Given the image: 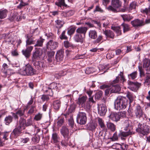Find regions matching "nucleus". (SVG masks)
<instances>
[{
	"mask_svg": "<svg viewBox=\"0 0 150 150\" xmlns=\"http://www.w3.org/2000/svg\"><path fill=\"white\" fill-rule=\"evenodd\" d=\"M87 121L86 114L83 112H79L77 117V122L81 125L86 124Z\"/></svg>",
	"mask_w": 150,
	"mask_h": 150,
	"instance_id": "obj_6",
	"label": "nucleus"
},
{
	"mask_svg": "<svg viewBox=\"0 0 150 150\" xmlns=\"http://www.w3.org/2000/svg\"><path fill=\"white\" fill-rule=\"evenodd\" d=\"M88 35L90 38L95 39L97 37V32L95 30H90L89 32Z\"/></svg>",
	"mask_w": 150,
	"mask_h": 150,
	"instance_id": "obj_24",
	"label": "nucleus"
},
{
	"mask_svg": "<svg viewBox=\"0 0 150 150\" xmlns=\"http://www.w3.org/2000/svg\"><path fill=\"white\" fill-rule=\"evenodd\" d=\"M129 88L133 91H135L138 90L141 86V84L138 82H134L130 81H128Z\"/></svg>",
	"mask_w": 150,
	"mask_h": 150,
	"instance_id": "obj_10",
	"label": "nucleus"
},
{
	"mask_svg": "<svg viewBox=\"0 0 150 150\" xmlns=\"http://www.w3.org/2000/svg\"><path fill=\"white\" fill-rule=\"evenodd\" d=\"M122 26L123 27V32L125 33V32L128 31L129 29V25L127 24H123L122 25Z\"/></svg>",
	"mask_w": 150,
	"mask_h": 150,
	"instance_id": "obj_49",
	"label": "nucleus"
},
{
	"mask_svg": "<svg viewBox=\"0 0 150 150\" xmlns=\"http://www.w3.org/2000/svg\"><path fill=\"white\" fill-rule=\"evenodd\" d=\"M150 82V73L147 74L146 77V79L145 80V82L149 83Z\"/></svg>",
	"mask_w": 150,
	"mask_h": 150,
	"instance_id": "obj_63",
	"label": "nucleus"
},
{
	"mask_svg": "<svg viewBox=\"0 0 150 150\" xmlns=\"http://www.w3.org/2000/svg\"><path fill=\"white\" fill-rule=\"evenodd\" d=\"M137 75V72L136 71H134L129 74H128V76L129 79H131L133 80L136 78Z\"/></svg>",
	"mask_w": 150,
	"mask_h": 150,
	"instance_id": "obj_36",
	"label": "nucleus"
},
{
	"mask_svg": "<svg viewBox=\"0 0 150 150\" xmlns=\"http://www.w3.org/2000/svg\"><path fill=\"white\" fill-rule=\"evenodd\" d=\"M132 25L134 27L141 26L144 24L143 21L138 19H136L131 22Z\"/></svg>",
	"mask_w": 150,
	"mask_h": 150,
	"instance_id": "obj_16",
	"label": "nucleus"
},
{
	"mask_svg": "<svg viewBox=\"0 0 150 150\" xmlns=\"http://www.w3.org/2000/svg\"><path fill=\"white\" fill-rule=\"evenodd\" d=\"M127 105V100L123 97H117L114 102L115 108L117 110L124 109Z\"/></svg>",
	"mask_w": 150,
	"mask_h": 150,
	"instance_id": "obj_2",
	"label": "nucleus"
},
{
	"mask_svg": "<svg viewBox=\"0 0 150 150\" xmlns=\"http://www.w3.org/2000/svg\"><path fill=\"white\" fill-rule=\"evenodd\" d=\"M75 105H70V108L68 110L70 113H71L73 112L75 109Z\"/></svg>",
	"mask_w": 150,
	"mask_h": 150,
	"instance_id": "obj_62",
	"label": "nucleus"
},
{
	"mask_svg": "<svg viewBox=\"0 0 150 150\" xmlns=\"http://www.w3.org/2000/svg\"><path fill=\"white\" fill-rule=\"evenodd\" d=\"M64 46L66 48L70 47L72 48H74V45L71 42H69L67 41H64Z\"/></svg>",
	"mask_w": 150,
	"mask_h": 150,
	"instance_id": "obj_34",
	"label": "nucleus"
},
{
	"mask_svg": "<svg viewBox=\"0 0 150 150\" xmlns=\"http://www.w3.org/2000/svg\"><path fill=\"white\" fill-rule=\"evenodd\" d=\"M87 58V56H86L85 54H83L79 55L76 56L75 58V59H83L85 58Z\"/></svg>",
	"mask_w": 150,
	"mask_h": 150,
	"instance_id": "obj_54",
	"label": "nucleus"
},
{
	"mask_svg": "<svg viewBox=\"0 0 150 150\" xmlns=\"http://www.w3.org/2000/svg\"><path fill=\"white\" fill-rule=\"evenodd\" d=\"M122 128H124L125 130L131 131L132 129V123L131 121L128 120H125L122 124Z\"/></svg>",
	"mask_w": 150,
	"mask_h": 150,
	"instance_id": "obj_11",
	"label": "nucleus"
},
{
	"mask_svg": "<svg viewBox=\"0 0 150 150\" xmlns=\"http://www.w3.org/2000/svg\"><path fill=\"white\" fill-rule=\"evenodd\" d=\"M58 2L55 3V4L58 6L61 7L62 6H66L67 5L65 4L64 0H58Z\"/></svg>",
	"mask_w": 150,
	"mask_h": 150,
	"instance_id": "obj_39",
	"label": "nucleus"
},
{
	"mask_svg": "<svg viewBox=\"0 0 150 150\" xmlns=\"http://www.w3.org/2000/svg\"><path fill=\"white\" fill-rule=\"evenodd\" d=\"M96 11L100 12L101 13L103 12L104 11L100 6H97L96 7L94 11V12Z\"/></svg>",
	"mask_w": 150,
	"mask_h": 150,
	"instance_id": "obj_57",
	"label": "nucleus"
},
{
	"mask_svg": "<svg viewBox=\"0 0 150 150\" xmlns=\"http://www.w3.org/2000/svg\"><path fill=\"white\" fill-rule=\"evenodd\" d=\"M55 53L53 51L49 52L48 53V61L50 62H51L54 58V55Z\"/></svg>",
	"mask_w": 150,
	"mask_h": 150,
	"instance_id": "obj_37",
	"label": "nucleus"
},
{
	"mask_svg": "<svg viewBox=\"0 0 150 150\" xmlns=\"http://www.w3.org/2000/svg\"><path fill=\"white\" fill-rule=\"evenodd\" d=\"M42 117V114L38 113L35 116L34 120L36 121H38L40 120Z\"/></svg>",
	"mask_w": 150,
	"mask_h": 150,
	"instance_id": "obj_48",
	"label": "nucleus"
},
{
	"mask_svg": "<svg viewBox=\"0 0 150 150\" xmlns=\"http://www.w3.org/2000/svg\"><path fill=\"white\" fill-rule=\"evenodd\" d=\"M60 132L64 138V139L62 141L61 144L62 145L65 146L68 144L70 137L69 129L67 127H63L61 129Z\"/></svg>",
	"mask_w": 150,
	"mask_h": 150,
	"instance_id": "obj_4",
	"label": "nucleus"
},
{
	"mask_svg": "<svg viewBox=\"0 0 150 150\" xmlns=\"http://www.w3.org/2000/svg\"><path fill=\"white\" fill-rule=\"evenodd\" d=\"M35 71L29 64L26 65L23 69L21 70L19 73L23 75L32 76L35 74Z\"/></svg>",
	"mask_w": 150,
	"mask_h": 150,
	"instance_id": "obj_3",
	"label": "nucleus"
},
{
	"mask_svg": "<svg viewBox=\"0 0 150 150\" xmlns=\"http://www.w3.org/2000/svg\"><path fill=\"white\" fill-rule=\"evenodd\" d=\"M7 11L6 9L0 10V18L2 19L5 18L7 14Z\"/></svg>",
	"mask_w": 150,
	"mask_h": 150,
	"instance_id": "obj_33",
	"label": "nucleus"
},
{
	"mask_svg": "<svg viewBox=\"0 0 150 150\" xmlns=\"http://www.w3.org/2000/svg\"><path fill=\"white\" fill-rule=\"evenodd\" d=\"M103 36L101 35H98L97 38L94 41L95 43H99L103 39Z\"/></svg>",
	"mask_w": 150,
	"mask_h": 150,
	"instance_id": "obj_52",
	"label": "nucleus"
},
{
	"mask_svg": "<svg viewBox=\"0 0 150 150\" xmlns=\"http://www.w3.org/2000/svg\"><path fill=\"white\" fill-rule=\"evenodd\" d=\"M91 103L87 101L86 103H85L81 107L84 108L86 110H88L91 108Z\"/></svg>",
	"mask_w": 150,
	"mask_h": 150,
	"instance_id": "obj_29",
	"label": "nucleus"
},
{
	"mask_svg": "<svg viewBox=\"0 0 150 150\" xmlns=\"http://www.w3.org/2000/svg\"><path fill=\"white\" fill-rule=\"evenodd\" d=\"M87 98V97L84 96L79 98H78V103L81 107L85 103Z\"/></svg>",
	"mask_w": 150,
	"mask_h": 150,
	"instance_id": "obj_27",
	"label": "nucleus"
},
{
	"mask_svg": "<svg viewBox=\"0 0 150 150\" xmlns=\"http://www.w3.org/2000/svg\"><path fill=\"white\" fill-rule=\"evenodd\" d=\"M65 117L66 118L70 117L69 119H68L69 125L71 128V130L72 131V132H74L75 131V129H73L74 127V122L73 117L71 114H67L64 115Z\"/></svg>",
	"mask_w": 150,
	"mask_h": 150,
	"instance_id": "obj_12",
	"label": "nucleus"
},
{
	"mask_svg": "<svg viewBox=\"0 0 150 150\" xmlns=\"http://www.w3.org/2000/svg\"><path fill=\"white\" fill-rule=\"evenodd\" d=\"M75 30V28H72L68 30L67 33L69 35H71L74 33Z\"/></svg>",
	"mask_w": 150,
	"mask_h": 150,
	"instance_id": "obj_55",
	"label": "nucleus"
},
{
	"mask_svg": "<svg viewBox=\"0 0 150 150\" xmlns=\"http://www.w3.org/2000/svg\"><path fill=\"white\" fill-rule=\"evenodd\" d=\"M112 6L116 9L118 8L121 6V3L119 0H112Z\"/></svg>",
	"mask_w": 150,
	"mask_h": 150,
	"instance_id": "obj_23",
	"label": "nucleus"
},
{
	"mask_svg": "<svg viewBox=\"0 0 150 150\" xmlns=\"http://www.w3.org/2000/svg\"><path fill=\"white\" fill-rule=\"evenodd\" d=\"M126 96L129 100V103H131L133 100V95L131 93L128 92H127Z\"/></svg>",
	"mask_w": 150,
	"mask_h": 150,
	"instance_id": "obj_41",
	"label": "nucleus"
},
{
	"mask_svg": "<svg viewBox=\"0 0 150 150\" xmlns=\"http://www.w3.org/2000/svg\"><path fill=\"white\" fill-rule=\"evenodd\" d=\"M112 29L115 30V32L117 33V35H119L121 34V31L120 27H115Z\"/></svg>",
	"mask_w": 150,
	"mask_h": 150,
	"instance_id": "obj_45",
	"label": "nucleus"
},
{
	"mask_svg": "<svg viewBox=\"0 0 150 150\" xmlns=\"http://www.w3.org/2000/svg\"><path fill=\"white\" fill-rule=\"evenodd\" d=\"M43 64L42 62H35L34 63V65L35 68L38 70L40 69L41 68L43 67Z\"/></svg>",
	"mask_w": 150,
	"mask_h": 150,
	"instance_id": "obj_30",
	"label": "nucleus"
},
{
	"mask_svg": "<svg viewBox=\"0 0 150 150\" xmlns=\"http://www.w3.org/2000/svg\"><path fill=\"white\" fill-rule=\"evenodd\" d=\"M103 92L99 91L95 94V98L96 99H99L102 96Z\"/></svg>",
	"mask_w": 150,
	"mask_h": 150,
	"instance_id": "obj_47",
	"label": "nucleus"
},
{
	"mask_svg": "<svg viewBox=\"0 0 150 150\" xmlns=\"http://www.w3.org/2000/svg\"><path fill=\"white\" fill-rule=\"evenodd\" d=\"M103 33L107 37L113 39L114 38L115 35L113 32L110 30H103Z\"/></svg>",
	"mask_w": 150,
	"mask_h": 150,
	"instance_id": "obj_20",
	"label": "nucleus"
},
{
	"mask_svg": "<svg viewBox=\"0 0 150 150\" xmlns=\"http://www.w3.org/2000/svg\"><path fill=\"white\" fill-rule=\"evenodd\" d=\"M107 9L109 11H111L114 12H124L126 10L125 8H123L119 9V10L117 11L116 9L113 8L111 6H109L107 8Z\"/></svg>",
	"mask_w": 150,
	"mask_h": 150,
	"instance_id": "obj_26",
	"label": "nucleus"
},
{
	"mask_svg": "<svg viewBox=\"0 0 150 150\" xmlns=\"http://www.w3.org/2000/svg\"><path fill=\"white\" fill-rule=\"evenodd\" d=\"M58 43L53 40H50L47 43V49L51 50L56 49L58 47Z\"/></svg>",
	"mask_w": 150,
	"mask_h": 150,
	"instance_id": "obj_8",
	"label": "nucleus"
},
{
	"mask_svg": "<svg viewBox=\"0 0 150 150\" xmlns=\"http://www.w3.org/2000/svg\"><path fill=\"white\" fill-rule=\"evenodd\" d=\"M65 31H63L61 35L60 36V38L61 39H67V37L65 35Z\"/></svg>",
	"mask_w": 150,
	"mask_h": 150,
	"instance_id": "obj_56",
	"label": "nucleus"
},
{
	"mask_svg": "<svg viewBox=\"0 0 150 150\" xmlns=\"http://www.w3.org/2000/svg\"><path fill=\"white\" fill-rule=\"evenodd\" d=\"M110 93H116L119 92L121 88L118 85H113L110 86Z\"/></svg>",
	"mask_w": 150,
	"mask_h": 150,
	"instance_id": "obj_19",
	"label": "nucleus"
},
{
	"mask_svg": "<svg viewBox=\"0 0 150 150\" xmlns=\"http://www.w3.org/2000/svg\"><path fill=\"white\" fill-rule=\"evenodd\" d=\"M88 30L86 27H81L78 28L76 30V32L79 34H83L84 36H85V34Z\"/></svg>",
	"mask_w": 150,
	"mask_h": 150,
	"instance_id": "obj_22",
	"label": "nucleus"
},
{
	"mask_svg": "<svg viewBox=\"0 0 150 150\" xmlns=\"http://www.w3.org/2000/svg\"><path fill=\"white\" fill-rule=\"evenodd\" d=\"M33 122L32 120V118L31 117H30V118L27 120V122H26L25 126H28L33 125Z\"/></svg>",
	"mask_w": 150,
	"mask_h": 150,
	"instance_id": "obj_43",
	"label": "nucleus"
},
{
	"mask_svg": "<svg viewBox=\"0 0 150 150\" xmlns=\"http://www.w3.org/2000/svg\"><path fill=\"white\" fill-rule=\"evenodd\" d=\"M106 125L108 130L112 132L115 131V130L116 126L113 123L110 122H107Z\"/></svg>",
	"mask_w": 150,
	"mask_h": 150,
	"instance_id": "obj_25",
	"label": "nucleus"
},
{
	"mask_svg": "<svg viewBox=\"0 0 150 150\" xmlns=\"http://www.w3.org/2000/svg\"><path fill=\"white\" fill-rule=\"evenodd\" d=\"M45 40L43 39H38L36 42V43L34 45V47H42L43 43Z\"/></svg>",
	"mask_w": 150,
	"mask_h": 150,
	"instance_id": "obj_35",
	"label": "nucleus"
},
{
	"mask_svg": "<svg viewBox=\"0 0 150 150\" xmlns=\"http://www.w3.org/2000/svg\"><path fill=\"white\" fill-rule=\"evenodd\" d=\"M132 132L131 131H129L126 132H122L121 133L122 136L124 137H126L131 134Z\"/></svg>",
	"mask_w": 150,
	"mask_h": 150,
	"instance_id": "obj_53",
	"label": "nucleus"
},
{
	"mask_svg": "<svg viewBox=\"0 0 150 150\" xmlns=\"http://www.w3.org/2000/svg\"><path fill=\"white\" fill-rule=\"evenodd\" d=\"M18 15V13L16 11H14L12 14L11 19V21H13L16 18Z\"/></svg>",
	"mask_w": 150,
	"mask_h": 150,
	"instance_id": "obj_60",
	"label": "nucleus"
},
{
	"mask_svg": "<svg viewBox=\"0 0 150 150\" xmlns=\"http://www.w3.org/2000/svg\"><path fill=\"white\" fill-rule=\"evenodd\" d=\"M55 22L57 23V28H60L62 27L64 24L63 21L59 20H57L55 21Z\"/></svg>",
	"mask_w": 150,
	"mask_h": 150,
	"instance_id": "obj_44",
	"label": "nucleus"
},
{
	"mask_svg": "<svg viewBox=\"0 0 150 150\" xmlns=\"http://www.w3.org/2000/svg\"><path fill=\"white\" fill-rule=\"evenodd\" d=\"M121 147V145L117 143L114 144L112 146L113 148L120 150Z\"/></svg>",
	"mask_w": 150,
	"mask_h": 150,
	"instance_id": "obj_51",
	"label": "nucleus"
},
{
	"mask_svg": "<svg viewBox=\"0 0 150 150\" xmlns=\"http://www.w3.org/2000/svg\"><path fill=\"white\" fill-rule=\"evenodd\" d=\"M42 100L43 101H48L49 100V97L46 95H43L41 98Z\"/></svg>",
	"mask_w": 150,
	"mask_h": 150,
	"instance_id": "obj_58",
	"label": "nucleus"
},
{
	"mask_svg": "<svg viewBox=\"0 0 150 150\" xmlns=\"http://www.w3.org/2000/svg\"><path fill=\"white\" fill-rule=\"evenodd\" d=\"M25 37L26 38V49L23 50L22 52L25 57L28 58L30 56L31 52L33 48V46L28 45L34 44L35 41L28 34L26 35Z\"/></svg>",
	"mask_w": 150,
	"mask_h": 150,
	"instance_id": "obj_1",
	"label": "nucleus"
},
{
	"mask_svg": "<svg viewBox=\"0 0 150 150\" xmlns=\"http://www.w3.org/2000/svg\"><path fill=\"white\" fill-rule=\"evenodd\" d=\"M109 117L112 120L116 122L120 120L118 113L112 112L110 115Z\"/></svg>",
	"mask_w": 150,
	"mask_h": 150,
	"instance_id": "obj_18",
	"label": "nucleus"
},
{
	"mask_svg": "<svg viewBox=\"0 0 150 150\" xmlns=\"http://www.w3.org/2000/svg\"><path fill=\"white\" fill-rule=\"evenodd\" d=\"M107 111L106 108L104 105H100L98 107V113L101 116L104 115Z\"/></svg>",
	"mask_w": 150,
	"mask_h": 150,
	"instance_id": "obj_14",
	"label": "nucleus"
},
{
	"mask_svg": "<svg viewBox=\"0 0 150 150\" xmlns=\"http://www.w3.org/2000/svg\"><path fill=\"white\" fill-rule=\"evenodd\" d=\"M118 113L120 119L125 118L127 117L126 112L125 111L119 112Z\"/></svg>",
	"mask_w": 150,
	"mask_h": 150,
	"instance_id": "obj_40",
	"label": "nucleus"
},
{
	"mask_svg": "<svg viewBox=\"0 0 150 150\" xmlns=\"http://www.w3.org/2000/svg\"><path fill=\"white\" fill-rule=\"evenodd\" d=\"M136 3L135 2H132L130 5L129 9L132 10L136 8Z\"/></svg>",
	"mask_w": 150,
	"mask_h": 150,
	"instance_id": "obj_61",
	"label": "nucleus"
},
{
	"mask_svg": "<svg viewBox=\"0 0 150 150\" xmlns=\"http://www.w3.org/2000/svg\"><path fill=\"white\" fill-rule=\"evenodd\" d=\"M121 146L120 150H127L128 146L124 144H122V145H121Z\"/></svg>",
	"mask_w": 150,
	"mask_h": 150,
	"instance_id": "obj_64",
	"label": "nucleus"
},
{
	"mask_svg": "<svg viewBox=\"0 0 150 150\" xmlns=\"http://www.w3.org/2000/svg\"><path fill=\"white\" fill-rule=\"evenodd\" d=\"M52 139L53 140L54 142L57 143L59 142V138L58 137L57 134L56 133H54L52 134Z\"/></svg>",
	"mask_w": 150,
	"mask_h": 150,
	"instance_id": "obj_32",
	"label": "nucleus"
},
{
	"mask_svg": "<svg viewBox=\"0 0 150 150\" xmlns=\"http://www.w3.org/2000/svg\"><path fill=\"white\" fill-rule=\"evenodd\" d=\"M20 132L18 128H16L14 129L12 133V134H14L15 136H17L20 134Z\"/></svg>",
	"mask_w": 150,
	"mask_h": 150,
	"instance_id": "obj_50",
	"label": "nucleus"
},
{
	"mask_svg": "<svg viewBox=\"0 0 150 150\" xmlns=\"http://www.w3.org/2000/svg\"><path fill=\"white\" fill-rule=\"evenodd\" d=\"M85 37H83L81 34L77 33L74 36L73 39L76 42L82 43L84 41Z\"/></svg>",
	"mask_w": 150,
	"mask_h": 150,
	"instance_id": "obj_13",
	"label": "nucleus"
},
{
	"mask_svg": "<svg viewBox=\"0 0 150 150\" xmlns=\"http://www.w3.org/2000/svg\"><path fill=\"white\" fill-rule=\"evenodd\" d=\"M149 127L148 125L139 123L138 125V128L136 129V130L137 132L144 135L149 133Z\"/></svg>",
	"mask_w": 150,
	"mask_h": 150,
	"instance_id": "obj_5",
	"label": "nucleus"
},
{
	"mask_svg": "<svg viewBox=\"0 0 150 150\" xmlns=\"http://www.w3.org/2000/svg\"><path fill=\"white\" fill-rule=\"evenodd\" d=\"M43 54V51L40 48H35V50L33 52L32 60L34 62L36 59L40 58Z\"/></svg>",
	"mask_w": 150,
	"mask_h": 150,
	"instance_id": "obj_7",
	"label": "nucleus"
},
{
	"mask_svg": "<svg viewBox=\"0 0 150 150\" xmlns=\"http://www.w3.org/2000/svg\"><path fill=\"white\" fill-rule=\"evenodd\" d=\"M98 121L100 127L102 128H104L105 127V125L104 123V121L102 120V119L100 118H98Z\"/></svg>",
	"mask_w": 150,
	"mask_h": 150,
	"instance_id": "obj_42",
	"label": "nucleus"
},
{
	"mask_svg": "<svg viewBox=\"0 0 150 150\" xmlns=\"http://www.w3.org/2000/svg\"><path fill=\"white\" fill-rule=\"evenodd\" d=\"M121 16L124 21H130L133 18V17L129 15H121Z\"/></svg>",
	"mask_w": 150,
	"mask_h": 150,
	"instance_id": "obj_31",
	"label": "nucleus"
},
{
	"mask_svg": "<svg viewBox=\"0 0 150 150\" xmlns=\"http://www.w3.org/2000/svg\"><path fill=\"white\" fill-rule=\"evenodd\" d=\"M74 13V11L72 10H70L64 13L66 14V16H69L73 15Z\"/></svg>",
	"mask_w": 150,
	"mask_h": 150,
	"instance_id": "obj_59",
	"label": "nucleus"
},
{
	"mask_svg": "<svg viewBox=\"0 0 150 150\" xmlns=\"http://www.w3.org/2000/svg\"><path fill=\"white\" fill-rule=\"evenodd\" d=\"M40 137L39 136H35L32 139V141L35 143H37L39 141Z\"/></svg>",
	"mask_w": 150,
	"mask_h": 150,
	"instance_id": "obj_46",
	"label": "nucleus"
},
{
	"mask_svg": "<svg viewBox=\"0 0 150 150\" xmlns=\"http://www.w3.org/2000/svg\"><path fill=\"white\" fill-rule=\"evenodd\" d=\"M64 52L63 50L61 49L57 51L56 55V59L57 61L63 60L64 57Z\"/></svg>",
	"mask_w": 150,
	"mask_h": 150,
	"instance_id": "obj_17",
	"label": "nucleus"
},
{
	"mask_svg": "<svg viewBox=\"0 0 150 150\" xmlns=\"http://www.w3.org/2000/svg\"><path fill=\"white\" fill-rule=\"evenodd\" d=\"M61 102L59 100H57L54 101L53 103L54 108L56 110H58L61 106Z\"/></svg>",
	"mask_w": 150,
	"mask_h": 150,
	"instance_id": "obj_28",
	"label": "nucleus"
},
{
	"mask_svg": "<svg viewBox=\"0 0 150 150\" xmlns=\"http://www.w3.org/2000/svg\"><path fill=\"white\" fill-rule=\"evenodd\" d=\"M143 66L144 69L147 71H150V60L145 58L143 61Z\"/></svg>",
	"mask_w": 150,
	"mask_h": 150,
	"instance_id": "obj_15",
	"label": "nucleus"
},
{
	"mask_svg": "<svg viewBox=\"0 0 150 150\" xmlns=\"http://www.w3.org/2000/svg\"><path fill=\"white\" fill-rule=\"evenodd\" d=\"M59 83H53L50 84L48 88V90H46L45 92H47L48 91L51 93H50L49 96H52L53 95V91H57L58 90V86H59Z\"/></svg>",
	"mask_w": 150,
	"mask_h": 150,
	"instance_id": "obj_9",
	"label": "nucleus"
},
{
	"mask_svg": "<svg viewBox=\"0 0 150 150\" xmlns=\"http://www.w3.org/2000/svg\"><path fill=\"white\" fill-rule=\"evenodd\" d=\"M26 120L23 118H21L19 120L20 127H23V129H24V127L26 124Z\"/></svg>",
	"mask_w": 150,
	"mask_h": 150,
	"instance_id": "obj_38",
	"label": "nucleus"
},
{
	"mask_svg": "<svg viewBox=\"0 0 150 150\" xmlns=\"http://www.w3.org/2000/svg\"><path fill=\"white\" fill-rule=\"evenodd\" d=\"M135 112L137 117L140 118L143 115L142 111L140 106H138L136 107Z\"/></svg>",
	"mask_w": 150,
	"mask_h": 150,
	"instance_id": "obj_21",
	"label": "nucleus"
}]
</instances>
